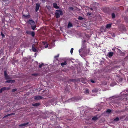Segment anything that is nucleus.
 <instances>
[{
    "instance_id": "obj_1",
    "label": "nucleus",
    "mask_w": 128,
    "mask_h": 128,
    "mask_svg": "<svg viewBox=\"0 0 128 128\" xmlns=\"http://www.w3.org/2000/svg\"><path fill=\"white\" fill-rule=\"evenodd\" d=\"M63 14L62 11L61 10H56L55 15L56 18H59L60 17V15H62Z\"/></svg>"
},
{
    "instance_id": "obj_2",
    "label": "nucleus",
    "mask_w": 128,
    "mask_h": 128,
    "mask_svg": "<svg viewBox=\"0 0 128 128\" xmlns=\"http://www.w3.org/2000/svg\"><path fill=\"white\" fill-rule=\"evenodd\" d=\"M98 4L96 2L93 3L91 5V7L94 8V10H96L97 6H98Z\"/></svg>"
},
{
    "instance_id": "obj_3",
    "label": "nucleus",
    "mask_w": 128,
    "mask_h": 128,
    "mask_svg": "<svg viewBox=\"0 0 128 128\" xmlns=\"http://www.w3.org/2000/svg\"><path fill=\"white\" fill-rule=\"evenodd\" d=\"M4 76L5 79L6 80L11 79V78L10 77V76L7 74L6 71V70L4 71Z\"/></svg>"
},
{
    "instance_id": "obj_4",
    "label": "nucleus",
    "mask_w": 128,
    "mask_h": 128,
    "mask_svg": "<svg viewBox=\"0 0 128 128\" xmlns=\"http://www.w3.org/2000/svg\"><path fill=\"white\" fill-rule=\"evenodd\" d=\"M40 4L39 3H36L35 6V10L36 12H37L39 10L40 7Z\"/></svg>"
},
{
    "instance_id": "obj_5",
    "label": "nucleus",
    "mask_w": 128,
    "mask_h": 128,
    "mask_svg": "<svg viewBox=\"0 0 128 128\" xmlns=\"http://www.w3.org/2000/svg\"><path fill=\"white\" fill-rule=\"evenodd\" d=\"M7 80L5 82V83H14L15 82V80Z\"/></svg>"
},
{
    "instance_id": "obj_6",
    "label": "nucleus",
    "mask_w": 128,
    "mask_h": 128,
    "mask_svg": "<svg viewBox=\"0 0 128 128\" xmlns=\"http://www.w3.org/2000/svg\"><path fill=\"white\" fill-rule=\"evenodd\" d=\"M43 98V97L41 96H36L34 97V99L35 100H38L41 99Z\"/></svg>"
},
{
    "instance_id": "obj_7",
    "label": "nucleus",
    "mask_w": 128,
    "mask_h": 128,
    "mask_svg": "<svg viewBox=\"0 0 128 128\" xmlns=\"http://www.w3.org/2000/svg\"><path fill=\"white\" fill-rule=\"evenodd\" d=\"M53 5L54 7L56 9H58L60 8L59 7L57 6V4L56 2L54 3L53 4Z\"/></svg>"
},
{
    "instance_id": "obj_8",
    "label": "nucleus",
    "mask_w": 128,
    "mask_h": 128,
    "mask_svg": "<svg viewBox=\"0 0 128 128\" xmlns=\"http://www.w3.org/2000/svg\"><path fill=\"white\" fill-rule=\"evenodd\" d=\"M28 22L31 26L34 25L35 24L34 22L32 20H29L28 21Z\"/></svg>"
},
{
    "instance_id": "obj_9",
    "label": "nucleus",
    "mask_w": 128,
    "mask_h": 128,
    "mask_svg": "<svg viewBox=\"0 0 128 128\" xmlns=\"http://www.w3.org/2000/svg\"><path fill=\"white\" fill-rule=\"evenodd\" d=\"M29 124L28 122H27L26 123H24V124H20L19 125V126H26V125H28Z\"/></svg>"
},
{
    "instance_id": "obj_10",
    "label": "nucleus",
    "mask_w": 128,
    "mask_h": 128,
    "mask_svg": "<svg viewBox=\"0 0 128 128\" xmlns=\"http://www.w3.org/2000/svg\"><path fill=\"white\" fill-rule=\"evenodd\" d=\"M40 104L38 102L33 104H32V106H40Z\"/></svg>"
},
{
    "instance_id": "obj_11",
    "label": "nucleus",
    "mask_w": 128,
    "mask_h": 128,
    "mask_svg": "<svg viewBox=\"0 0 128 128\" xmlns=\"http://www.w3.org/2000/svg\"><path fill=\"white\" fill-rule=\"evenodd\" d=\"M72 26L73 25L72 24L70 23V22H69L68 25V28H70L72 27Z\"/></svg>"
},
{
    "instance_id": "obj_12",
    "label": "nucleus",
    "mask_w": 128,
    "mask_h": 128,
    "mask_svg": "<svg viewBox=\"0 0 128 128\" xmlns=\"http://www.w3.org/2000/svg\"><path fill=\"white\" fill-rule=\"evenodd\" d=\"M98 119V117L96 116H94L92 118V120H96Z\"/></svg>"
},
{
    "instance_id": "obj_13",
    "label": "nucleus",
    "mask_w": 128,
    "mask_h": 128,
    "mask_svg": "<svg viewBox=\"0 0 128 128\" xmlns=\"http://www.w3.org/2000/svg\"><path fill=\"white\" fill-rule=\"evenodd\" d=\"M114 54L113 52H109L108 53V57L109 58L110 57L112 56L113 54Z\"/></svg>"
},
{
    "instance_id": "obj_14",
    "label": "nucleus",
    "mask_w": 128,
    "mask_h": 128,
    "mask_svg": "<svg viewBox=\"0 0 128 128\" xmlns=\"http://www.w3.org/2000/svg\"><path fill=\"white\" fill-rule=\"evenodd\" d=\"M93 93H96L98 92V90L96 88H94L92 91Z\"/></svg>"
},
{
    "instance_id": "obj_15",
    "label": "nucleus",
    "mask_w": 128,
    "mask_h": 128,
    "mask_svg": "<svg viewBox=\"0 0 128 128\" xmlns=\"http://www.w3.org/2000/svg\"><path fill=\"white\" fill-rule=\"evenodd\" d=\"M67 64V62L66 61H65L64 62H62L61 64V65L63 67L64 65Z\"/></svg>"
},
{
    "instance_id": "obj_16",
    "label": "nucleus",
    "mask_w": 128,
    "mask_h": 128,
    "mask_svg": "<svg viewBox=\"0 0 128 128\" xmlns=\"http://www.w3.org/2000/svg\"><path fill=\"white\" fill-rule=\"evenodd\" d=\"M32 50L34 52H36L37 51V50L36 49V48H35L33 46H32Z\"/></svg>"
},
{
    "instance_id": "obj_17",
    "label": "nucleus",
    "mask_w": 128,
    "mask_h": 128,
    "mask_svg": "<svg viewBox=\"0 0 128 128\" xmlns=\"http://www.w3.org/2000/svg\"><path fill=\"white\" fill-rule=\"evenodd\" d=\"M112 26V24H106V28H109L111 27Z\"/></svg>"
},
{
    "instance_id": "obj_18",
    "label": "nucleus",
    "mask_w": 128,
    "mask_h": 128,
    "mask_svg": "<svg viewBox=\"0 0 128 128\" xmlns=\"http://www.w3.org/2000/svg\"><path fill=\"white\" fill-rule=\"evenodd\" d=\"M15 113L14 112H13V113H11V114H8L4 116V117H7L8 116H12V115H15Z\"/></svg>"
},
{
    "instance_id": "obj_19",
    "label": "nucleus",
    "mask_w": 128,
    "mask_h": 128,
    "mask_svg": "<svg viewBox=\"0 0 128 128\" xmlns=\"http://www.w3.org/2000/svg\"><path fill=\"white\" fill-rule=\"evenodd\" d=\"M23 16L25 18H29L30 17V16L29 14H28L27 15L24 14L23 15Z\"/></svg>"
},
{
    "instance_id": "obj_20",
    "label": "nucleus",
    "mask_w": 128,
    "mask_h": 128,
    "mask_svg": "<svg viewBox=\"0 0 128 128\" xmlns=\"http://www.w3.org/2000/svg\"><path fill=\"white\" fill-rule=\"evenodd\" d=\"M118 50L120 52L122 56H124V55L125 53L124 52H122V51L119 49H118Z\"/></svg>"
},
{
    "instance_id": "obj_21",
    "label": "nucleus",
    "mask_w": 128,
    "mask_h": 128,
    "mask_svg": "<svg viewBox=\"0 0 128 128\" xmlns=\"http://www.w3.org/2000/svg\"><path fill=\"white\" fill-rule=\"evenodd\" d=\"M6 87H4L1 88L2 92L6 90Z\"/></svg>"
},
{
    "instance_id": "obj_22",
    "label": "nucleus",
    "mask_w": 128,
    "mask_h": 128,
    "mask_svg": "<svg viewBox=\"0 0 128 128\" xmlns=\"http://www.w3.org/2000/svg\"><path fill=\"white\" fill-rule=\"evenodd\" d=\"M84 93L86 94H88L89 93L88 90V89L86 90L84 92Z\"/></svg>"
},
{
    "instance_id": "obj_23",
    "label": "nucleus",
    "mask_w": 128,
    "mask_h": 128,
    "mask_svg": "<svg viewBox=\"0 0 128 128\" xmlns=\"http://www.w3.org/2000/svg\"><path fill=\"white\" fill-rule=\"evenodd\" d=\"M59 56V54H58L56 56H54V58H55V59H56L57 60H58V58H58V57Z\"/></svg>"
},
{
    "instance_id": "obj_24",
    "label": "nucleus",
    "mask_w": 128,
    "mask_h": 128,
    "mask_svg": "<svg viewBox=\"0 0 128 128\" xmlns=\"http://www.w3.org/2000/svg\"><path fill=\"white\" fill-rule=\"evenodd\" d=\"M30 35H31L32 36H34L35 35V33L34 32H31Z\"/></svg>"
},
{
    "instance_id": "obj_25",
    "label": "nucleus",
    "mask_w": 128,
    "mask_h": 128,
    "mask_svg": "<svg viewBox=\"0 0 128 128\" xmlns=\"http://www.w3.org/2000/svg\"><path fill=\"white\" fill-rule=\"evenodd\" d=\"M119 118L118 117H116L114 119V120L115 121L118 122L119 121Z\"/></svg>"
},
{
    "instance_id": "obj_26",
    "label": "nucleus",
    "mask_w": 128,
    "mask_h": 128,
    "mask_svg": "<svg viewBox=\"0 0 128 128\" xmlns=\"http://www.w3.org/2000/svg\"><path fill=\"white\" fill-rule=\"evenodd\" d=\"M36 25H34L33 26H31L32 28L34 30L35 28H36Z\"/></svg>"
},
{
    "instance_id": "obj_27",
    "label": "nucleus",
    "mask_w": 128,
    "mask_h": 128,
    "mask_svg": "<svg viewBox=\"0 0 128 128\" xmlns=\"http://www.w3.org/2000/svg\"><path fill=\"white\" fill-rule=\"evenodd\" d=\"M112 18H114L115 17V14L114 13H113L112 14Z\"/></svg>"
},
{
    "instance_id": "obj_28",
    "label": "nucleus",
    "mask_w": 128,
    "mask_h": 128,
    "mask_svg": "<svg viewBox=\"0 0 128 128\" xmlns=\"http://www.w3.org/2000/svg\"><path fill=\"white\" fill-rule=\"evenodd\" d=\"M83 18L81 16H79L78 18V19L79 20H83Z\"/></svg>"
},
{
    "instance_id": "obj_29",
    "label": "nucleus",
    "mask_w": 128,
    "mask_h": 128,
    "mask_svg": "<svg viewBox=\"0 0 128 128\" xmlns=\"http://www.w3.org/2000/svg\"><path fill=\"white\" fill-rule=\"evenodd\" d=\"M44 65V64L43 63H42L41 64H40L39 65V68H41L42 66Z\"/></svg>"
},
{
    "instance_id": "obj_30",
    "label": "nucleus",
    "mask_w": 128,
    "mask_h": 128,
    "mask_svg": "<svg viewBox=\"0 0 128 128\" xmlns=\"http://www.w3.org/2000/svg\"><path fill=\"white\" fill-rule=\"evenodd\" d=\"M45 96H46L45 97L46 98L48 97L49 96V94L48 93H46L45 94Z\"/></svg>"
},
{
    "instance_id": "obj_31",
    "label": "nucleus",
    "mask_w": 128,
    "mask_h": 128,
    "mask_svg": "<svg viewBox=\"0 0 128 128\" xmlns=\"http://www.w3.org/2000/svg\"><path fill=\"white\" fill-rule=\"evenodd\" d=\"M111 112V110L110 109H108L106 111V112L108 113H110Z\"/></svg>"
},
{
    "instance_id": "obj_32",
    "label": "nucleus",
    "mask_w": 128,
    "mask_h": 128,
    "mask_svg": "<svg viewBox=\"0 0 128 128\" xmlns=\"http://www.w3.org/2000/svg\"><path fill=\"white\" fill-rule=\"evenodd\" d=\"M75 81V80L74 79H70V81L73 82H74Z\"/></svg>"
},
{
    "instance_id": "obj_33",
    "label": "nucleus",
    "mask_w": 128,
    "mask_h": 128,
    "mask_svg": "<svg viewBox=\"0 0 128 128\" xmlns=\"http://www.w3.org/2000/svg\"><path fill=\"white\" fill-rule=\"evenodd\" d=\"M1 35L2 36V38H4V37H5V35L2 32H1Z\"/></svg>"
},
{
    "instance_id": "obj_34",
    "label": "nucleus",
    "mask_w": 128,
    "mask_h": 128,
    "mask_svg": "<svg viewBox=\"0 0 128 128\" xmlns=\"http://www.w3.org/2000/svg\"><path fill=\"white\" fill-rule=\"evenodd\" d=\"M44 44L45 45V47L46 48H47L48 46V44H47L46 43H44Z\"/></svg>"
},
{
    "instance_id": "obj_35",
    "label": "nucleus",
    "mask_w": 128,
    "mask_h": 128,
    "mask_svg": "<svg viewBox=\"0 0 128 128\" xmlns=\"http://www.w3.org/2000/svg\"><path fill=\"white\" fill-rule=\"evenodd\" d=\"M73 50H74V48H72L70 50V53L71 54H72V53L73 52Z\"/></svg>"
},
{
    "instance_id": "obj_36",
    "label": "nucleus",
    "mask_w": 128,
    "mask_h": 128,
    "mask_svg": "<svg viewBox=\"0 0 128 128\" xmlns=\"http://www.w3.org/2000/svg\"><path fill=\"white\" fill-rule=\"evenodd\" d=\"M31 32V31H26V33L28 34H30Z\"/></svg>"
},
{
    "instance_id": "obj_37",
    "label": "nucleus",
    "mask_w": 128,
    "mask_h": 128,
    "mask_svg": "<svg viewBox=\"0 0 128 128\" xmlns=\"http://www.w3.org/2000/svg\"><path fill=\"white\" fill-rule=\"evenodd\" d=\"M57 98H54L53 99V101H54L55 102H56V100H57Z\"/></svg>"
},
{
    "instance_id": "obj_38",
    "label": "nucleus",
    "mask_w": 128,
    "mask_h": 128,
    "mask_svg": "<svg viewBox=\"0 0 128 128\" xmlns=\"http://www.w3.org/2000/svg\"><path fill=\"white\" fill-rule=\"evenodd\" d=\"M69 10H74V8L73 7H69L68 8Z\"/></svg>"
},
{
    "instance_id": "obj_39",
    "label": "nucleus",
    "mask_w": 128,
    "mask_h": 128,
    "mask_svg": "<svg viewBox=\"0 0 128 128\" xmlns=\"http://www.w3.org/2000/svg\"><path fill=\"white\" fill-rule=\"evenodd\" d=\"M38 75V74L37 73H34L32 74V75L33 76H37Z\"/></svg>"
},
{
    "instance_id": "obj_40",
    "label": "nucleus",
    "mask_w": 128,
    "mask_h": 128,
    "mask_svg": "<svg viewBox=\"0 0 128 128\" xmlns=\"http://www.w3.org/2000/svg\"><path fill=\"white\" fill-rule=\"evenodd\" d=\"M100 30L101 32H104V30L103 29V28L101 27L100 28Z\"/></svg>"
},
{
    "instance_id": "obj_41",
    "label": "nucleus",
    "mask_w": 128,
    "mask_h": 128,
    "mask_svg": "<svg viewBox=\"0 0 128 128\" xmlns=\"http://www.w3.org/2000/svg\"><path fill=\"white\" fill-rule=\"evenodd\" d=\"M16 90H17L16 89H12V91L13 92H14L16 91Z\"/></svg>"
},
{
    "instance_id": "obj_42",
    "label": "nucleus",
    "mask_w": 128,
    "mask_h": 128,
    "mask_svg": "<svg viewBox=\"0 0 128 128\" xmlns=\"http://www.w3.org/2000/svg\"><path fill=\"white\" fill-rule=\"evenodd\" d=\"M90 9L92 10H94V8L92 7H91V6H90Z\"/></svg>"
},
{
    "instance_id": "obj_43",
    "label": "nucleus",
    "mask_w": 128,
    "mask_h": 128,
    "mask_svg": "<svg viewBox=\"0 0 128 128\" xmlns=\"http://www.w3.org/2000/svg\"><path fill=\"white\" fill-rule=\"evenodd\" d=\"M91 82L93 83H94L95 82L94 81L92 80H91Z\"/></svg>"
},
{
    "instance_id": "obj_44",
    "label": "nucleus",
    "mask_w": 128,
    "mask_h": 128,
    "mask_svg": "<svg viewBox=\"0 0 128 128\" xmlns=\"http://www.w3.org/2000/svg\"><path fill=\"white\" fill-rule=\"evenodd\" d=\"M10 89V88H9V87L7 88L6 87V90H9Z\"/></svg>"
},
{
    "instance_id": "obj_45",
    "label": "nucleus",
    "mask_w": 128,
    "mask_h": 128,
    "mask_svg": "<svg viewBox=\"0 0 128 128\" xmlns=\"http://www.w3.org/2000/svg\"><path fill=\"white\" fill-rule=\"evenodd\" d=\"M2 90L0 89V93H1L2 92Z\"/></svg>"
},
{
    "instance_id": "obj_46",
    "label": "nucleus",
    "mask_w": 128,
    "mask_h": 128,
    "mask_svg": "<svg viewBox=\"0 0 128 128\" xmlns=\"http://www.w3.org/2000/svg\"><path fill=\"white\" fill-rule=\"evenodd\" d=\"M112 50H115V49L114 48H113L112 49Z\"/></svg>"
},
{
    "instance_id": "obj_47",
    "label": "nucleus",
    "mask_w": 128,
    "mask_h": 128,
    "mask_svg": "<svg viewBox=\"0 0 128 128\" xmlns=\"http://www.w3.org/2000/svg\"><path fill=\"white\" fill-rule=\"evenodd\" d=\"M79 50V52L80 53V50Z\"/></svg>"
},
{
    "instance_id": "obj_48",
    "label": "nucleus",
    "mask_w": 128,
    "mask_h": 128,
    "mask_svg": "<svg viewBox=\"0 0 128 128\" xmlns=\"http://www.w3.org/2000/svg\"><path fill=\"white\" fill-rule=\"evenodd\" d=\"M83 48H86V46H84V47H83Z\"/></svg>"
},
{
    "instance_id": "obj_49",
    "label": "nucleus",
    "mask_w": 128,
    "mask_h": 128,
    "mask_svg": "<svg viewBox=\"0 0 128 128\" xmlns=\"http://www.w3.org/2000/svg\"><path fill=\"white\" fill-rule=\"evenodd\" d=\"M86 42V40H84V42Z\"/></svg>"
},
{
    "instance_id": "obj_50",
    "label": "nucleus",
    "mask_w": 128,
    "mask_h": 128,
    "mask_svg": "<svg viewBox=\"0 0 128 128\" xmlns=\"http://www.w3.org/2000/svg\"><path fill=\"white\" fill-rule=\"evenodd\" d=\"M25 61H26V60H25Z\"/></svg>"
},
{
    "instance_id": "obj_51",
    "label": "nucleus",
    "mask_w": 128,
    "mask_h": 128,
    "mask_svg": "<svg viewBox=\"0 0 128 128\" xmlns=\"http://www.w3.org/2000/svg\"><path fill=\"white\" fill-rule=\"evenodd\" d=\"M25 61H26V60H25Z\"/></svg>"
},
{
    "instance_id": "obj_52",
    "label": "nucleus",
    "mask_w": 128,
    "mask_h": 128,
    "mask_svg": "<svg viewBox=\"0 0 128 128\" xmlns=\"http://www.w3.org/2000/svg\"><path fill=\"white\" fill-rule=\"evenodd\" d=\"M116 0V1H117V0Z\"/></svg>"
}]
</instances>
